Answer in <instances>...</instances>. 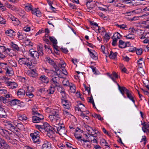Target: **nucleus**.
Here are the masks:
<instances>
[{
	"label": "nucleus",
	"mask_w": 149,
	"mask_h": 149,
	"mask_svg": "<svg viewBox=\"0 0 149 149\" xmlns=\"http://www.w3.org/2000/svg\"><path fill=\"white\" fill-rule=\"evenodd\" d=\"M36 128L41 132H47L51 134H53V128L50 126L47 123H45L42 125H37Z\"/></svg>",
	"instance_id": "obj_1"
},
{
	"label": "nucleus",
	"mask_w": 149,
	"mask_h": 149,
	"mask_svg": "<svg viewBox=\"0 0 149 149\" xmlns=\"http://www.w3.org/2000/svg\"><path fill=\"white\" fill-rule=\"evenodd\" d=\"M0 134L8 141L10 142V141L12 140L13 134L1 126H0Z\"/></svg>",
	"instance_id": "obj_2"
},
{
	"label": "nucleus",
	"mask_w": 149,
	"mask_h": 149,
	"mask_svg": "<svg viewBox=\"0 0 149 149\" xmlns=\"http://www.w3.org/2000/svg\"><path fill=\"white\" fill-rule=\"evenodd\" d=\"M3 123L7 128L11 131L14 132L17 131V129L14 125L12 122L10 121L5 120L3 121Z\"/></svg>",
	"instance_id": "obj_3"
},
{
	"label": "nucleus",
	"mask_w": 149,
	"mask_h": 149,
	"mask_svg": "<svg viewBox=\"0 0 149 149\" xmlns=\"http://www.w3.org/2000/svg\"><path fill=\"white\" fill-rule=\"evenodd\" d=\"M53 134L56 132L60 135H63L65 134L66 132L65 127L61 126L58 127L55 126L53 128Z\"/></svg>",
	"instance_id": "obj_4"
},
{
	"label": "nucleus",
	"mask_w": 149,
	"mask_h": 149,
	"mask_svg": "<svg viewBox=\"0 0 149 149\" xmlns=\"http://www.w3.org/2000/svg\"><path fill=\"white\" fill-rule=\"evenodd\" d=\"M6 80L4 81V83L8 87L9 89H13L16 88L17 86V84L15 82H11L7 80V78L6 77H4Z\"/></svg>",
	"instance_id": "obj_5"
},
{
	"label": "nucleus",
	"mask_w": 149,
	"mask_h": 149,
	"mask_svg": "<svg viewBox=\"0 0 149 149\" xmlns=\"http://www.w3.org/2000/svg\"><path fill=\"white\" fill-rule=\"evenodd\" d=\"M52 76V80L51 81V82L52 85L53 86L56 87L58 86L59 84V78L57 74L54 75Z\"/></svg>",
	"instance_id": "obj_6"
},
{
	"label": "nucleus",
	"mask_w": 149,
	"mask_h": 149,
	"mask_svg": "<svg viewBox=\"0 0 149 149\" xmlns=\"http://www.w3.org/2000/svg\"><path fill=\"white\" fill-rule=\"evenodd\" d=\"M10 148L4 139L0 138V149H10Z\"/></svg>",
	"instance_id": "obj_7"
},
{
	"label": "nucleus",
	"mask_w": 149,
	"mask_h": 149,
	"mask_svg": "<svg viewBox=\"0 0 149 149\" xmlns=\"http://www.w3.org/2000/svg\"><path fill=\"white\" fill-rule=\"evenodd\" d=\"M45 61L48 62L50 65H52L56 71H58L59 70V67H58L56 63L52 59H51L49 57H47L46 58Z\"/></svg>",
	"instance_id": "obj_8"
},
{
	"label": "nucleus",
	"mask_w": 149,
	"mask_h": 149,
	"mask_svg": "<svg viewBox=\"0 0 149 149\" xmlns=\"http://www.w3.org/2000/svg\"><path fill=\"white\" fill-rule=\"evenodd\" d=\"M40 117L37 116H32V121L34 123H37L41 122L44 119L43 116L40 115H39Z\"/></svg>",
	"instance_id": "obj_9"
},
{
	"label": "nucleus",
	"mask_w": 149,
	"mask_h": 149,
	"mask_svg": "<svg viewBox=\"0 0 149 149\" xmlns=\"http://www.w3.org/2000/svg\"><path fill=\"white\" fill-rule=\"evenodd\" d=\"M50 111H52V115L55 116L57 118V120L58 121H61V119L59 116V110L58 109H53Z\"/></svg>",
	"instance_id": "obj_10"
},
{
	"label": "nucleus",
	"mask_w": 149,
	"mask_h": 149,
	"mask_svg": "<svg viewBox=\"0 0 149 149\" xmlns=\"http://www.w3.org/2000/svg\"><path fill=\"white\" fill-rule=\"evenodd\" d=\"M49 38L51 42L53 43L54 48L55 49L56 51H58V46L56 45L57 42L56 39L54 37H53L49 36Z\"/></svg>",
	"instance_id": "obj_11"
},
{
	"label": "nucleus",
	"mask_w": 149,
	"mask_h": 149,
	"mask_svg": "<svg viewBox=\"0 0 149 149\" xmlns=\"http://www.w3.org/2000/svg\"><path fill=\"white\" fill-rule=\"evenodd\" d=\"M6 35L12 38H14L15 35L16 33L12 29H8L5 31Z\"/></svg>",
	"instance_id": "obj_12"
},
{
	"label": "nucleus",
	"mask_w": 149,
	"mask_h": 149,
	"mask_svg": "<svg viewBox=\"0 0 149 149\" xmlns=\"http://www.w3.org/2000/svg\"><path fill=\"white\" fill-rule=\"evenodd\" d=\"M49 118L50 121L54 123H56V124H61L60 121H58L56 119V117L52 115L49 116Z\"/></svg>",
	"instance_id": "obj_13"
},
{
	"label": "nucleus",
	"mask_w": 149,
	"mask_h": 149,
	"mask_svg": "<svg viewBox=\"0 0 149 149\" xmlns=\"http://www.w3.org/2000/svg\"><path fill=\"white\" fill-rule=\"evenodd\" d=\"M85 128L88 132V134L90 135L91 136H93V134H92L94 132H95V133H97L96 132L95 129H93L92 127H90L88 125H86Z\"/></svg>",
	"instance_id": "obj_14"
},
{
	"label": "nucleus",
	"mask_w": 149,
	"mask_h": 149,
	"mask_svg": "<svg viewBox=\"0 0 149 149\" xmlns=\"http://www.w3.org/2000/svg\"><path fill=\"white\" fill-rule=\"evenodd\" d=\"M35 69H33L31 70L28 71L27 72L28 74L30 77H35L38 76V74L36 72Z\"/></svg>",
	"instance_id": "obj_15"
},
{
	"label": "nucleus",
	"mask_w": 149,
	"mask_h": 149,
	"mask_svg": "<svg viewBox=\"0 0 149 149\" xmlns=\"http://www.w3.org/2000/svg\"><path fill=\"white\" fill-rule=\"evenodd\" d=\"M39 79L43 83L47 84L49 82V78L44 75H41L39 77Z\"/></svg>",
	"instance_id": "obj_16"
},
{
	"label": "nucleus",
	"mask_w": 149,
	"mask_h": 149,
	"mask_svg": "<svg viewBox=\"0 0 149 149\" xmlns=\"http://www.w3.org/2000/svg\"><path fill=\"white\" fill-rule=\"evenodd\" d=\"M141 125L143 126L142 127V129L143 132L146 133H148L149 130V125L145 122L142 123Z\"/></svg>",
	"instance_id": "obj_17"
},
{
	"label": "nucleus",
	"mask_w": 149,
	"mask_h": 149,
	"mask_svg": "<svg viewBox=\"0 0 149 149\" xmlns=\"http://www.w3.org/2000/svg\"><path fill=\"white\" fill-rule=\"evenodd\" d=\"M127 44L130 45V42H126L123 41L122 40H120L119 42V46L120 48H124L127 46Z\"/></svg>",
	"instance_id": "obj_18"
},
{
	"label": "nucleus",
	"mask_w": 149,
	"mask_h": 149,
	"mask_svg": "<svg viewBox=\"0 0 149 149\" xmlns=\"http://www.w3.org/2000/svg\"><path fill=\"white\" fill-rule=\"evenodd\" d=\"M4 69L6 70V75L11 76L13 74V71L11 68L8 66L6 68H4Z\"/></svg>",
	"instance_id": "obj_19"
},
{
	"label": "nucleus",
	"mask_w": 149,
	"mask_h": 149,
	"mask_svg": "<svg viewBox=\"0 0 149 149\" xmlns=\"http://www.w3.org/2000/svg\"><path fill=\"white\" fill-rule=\"evenodd\" d=\"M107 74L109 77L111 79V77L114 79L115 80L118 79V76L116 73L115 72H113L111 74H110L109 73H107Z\"/></svg>",
	"instance_id": "obj_20"
},
{
	"label": "nucleus",
	"mask_w": 149,
	"mask_h": 149,
	"mask_svg": "<svg viewBox=\"0 0 149 149\" xmlns=\"http://www.w3.org/2000/svg\"><path fill=\"white\" fill-rule=\"evenodd\" d=\"M62 103L65 109H69L70 108L69 102L67 100L62 101Z\"/></svg>",
	"instance_id": "obj_21"
},
{
	"label": "nucleus",
	"mask_w": 149,
	"mask_h": 149,
	"mask_svg": "<svg viewBox=\"0 0 149 149\" xmlns=\"http://www.w3.org/2000/svg\"><path fill=\"white\" fill-rule=\"evenodd\" d=\"M51 148L50 143L46 141L42 145L41 149H51Z\"/></svg>",
	"instance_id": "obj_22"
},
{
	"label": "nucleus",
	"mask_w": 149,
	"mask_h": 149,
	"mask_svg": "<svg viewBox=\"0 0 149 149\" xmlns=\"http://www.w3.org/2000/svg\"><path fill=\"white\" fill-rule=\"evenodd\" d=\"M94 2L93 1H89L86 2V5L88 8L91 9L94 7Z\"/></svg>",
	"instance_id": "obj_23"
},
{
	"label": "nucleus",
	"mask_w": 149,
	"mask_h": 149,
	"mask_svg": "<svg viewBox=\"0 0 149 149\" xmlns=\"http://www.w3.org/2000/svg\"><path fill=\"white\" fill-rule=\"evenodd\" d=\"M5 110L2 106L0 105V117L1 118H6L7 116L5 114Z\"/></svg>",
	"instance_id": "obj_24"
},
{
	"label": "nucleus",
	"mask_w": 149,
	"mask_h": 149,
	"mask_svg": "<svg viewBox=\"0 0 149 149\" xmlns=\"http://www.w3.org/2000/svg\"><path fill=\"white\" fill-rule=\"evenodd\" d=\"M29 60V58H20L18 61V62L20 64H26V63L28 62V61Z\"/></svg>",
	"instance_id": "obj_25"
},
{
	"label": "nucleus",
	"mask_w": 149,
	"mask_h": 149,
	"mask_svg": "<svg viewBox=\"0 0 149 149\" xmlns=\"http://www.w3.org/2000/svg\"><path fill=\"white\" fill-rule=\"evenodd\" d=\"M20 101V100L17 99H13L11 100L9 104L11 106H14L19 104Z\"/></svg>",
	"instance_id": "obj_26"
},
{
	"label": "nucleus",
	"mask_w": 149,
	"mask_h": 149,
	"mask_svg": "<svg viewBox=\"0 0 149 149\" xmlns=\"http://www.w3.org/2000/svg\"><path fill=\"white\" fill-rule=\"evenodd\" d=\"M26 89H27V91L28 92H27L26 93V95L28 96L30 98H32L33 96H34V95L32 93H30V92H32V90H31L29 89V86H26Z\"/></svg>",
	"instance_id": "obj_27"
},
{
	"label": "nucleus",
	"mask_w": 149,
	"mask_h": 149,
	"mask_svg": "<svg viewBox=\"0 0 149 149\" xmlns=\"http://www.w3.org/2000/svg\"><path fill=\"white\" fill-rule=\"evenodd\" d=\"M127 97L130 100H131L134 103H135V100L134 99V97L133 96V94L130 91L127 92L126 93Z\"/></svg>",
	"instance_id": "obj_28"
},
{
	"label": "nucleus",
	"mask_w": 149,
	"mask_h": 149,
	"mask_svg": "<svg viewBox=\"0 0 149 149\" xmlns=\"http://www.w3.org/2000/svg\"><path fill=\"white\" fill-rule=\"evenodd\" d=\"M55 87H56L51 86L50 88L46 91L47 93L48 94H53L55 91Z\"/></svg>",
	"instance_id": "obj_29"
},
{
	"label": "nucleus",
	"mask_w": 149,
	"mask_h": 149,
	"mask_svg": "<svg viewBox=\"0 0 149 149\" xmlns=\"http://www.w3.org/2000/svg\"><path fill=\"white\" fill-rule=\"evenodd\" d=\"M17 34L18 35V38L20 40L24 39L26 37V35L24 33H20L18 32L17 33Z\"/></svg>",
	"instance_id": "obj_30"
},
{
	"label": "nucleus",
	"mask_w": 149,
	"mask_h": 149,
	"mask_svg": "<svg viewBox=\"0 0 149 149\" xmlns=\"http://www.w3.org/2000/svg\"><path fill=\"white\" fill-rule=\"evenodd\" d=\"M40 133L38 131H37L33 133H31L30 134V136L32 138V139L36 138L37 137H40L39 135Z\"/></svg>",
	"instance_id": "obj_31"
},
{
	"label": "nucleus",
	"mask_w": 149,
	"mask_h": 149,
	"mask_svg": "<svg viewBox=\"0 0 149 149\" xmlns=\"http://www.w3.org/2000/svg\"><path fill=\"white\" fill-rule=\"evenodd\" d=\"M10 45L14 50L18 51L19 50V48L18 47V45L14 43L13 42H11Z\"/></svg>",
	"instance_id": "obj_32"
},
{
	"label": "nucleus",
	"mask_w": 149,
	"mask_h": 149,
	"mask_svg": "<svg viewBox=\"0 0 149 149\" xmlns=\"http://www.w3.org/2000/svg\"><path fill=\"white\" fill-rule=\"evenodd\" d=\"M66 66V64L63 61L61 60L58 64V67H59V68H60L62 69H64Z\"/></svg>",
	"instance_id": "obj_33"
},
{
	"label": "nucleus",
	"mask_w": 149,
	"mask_h": 149,
	"mask_svg": "<svg viewBox=\"0 0 149 149\" xmlns=\"http://www.w3.org/2000/svg\"><path fill=\"white\" fill-rule=\"evenodd\" d=\"M32 7L33 6L31 4L27 3L26 5L24 8L26 11H29L31 10Z\"/></svg>",
	"instance_id": "obj_34"
},
{
	"label": "nucleus",
	"mask_w": 149,
	"mask_h": 149,
	"mask_svg": "<svg viewBox=\"0 0 149 149\" xmlns=\"http://www.w3.org/2000/svg\"><path fill=\"white\" fill-rule=\"evenodd\" d=\"M25 91L22 89H19L17 93V94L19 97H20L22 95H24Z\"/></svg>",
	"instance_id": "obj_35"
},
{
	"label": "nucleus",
	"mask_w": 149,
	"mask_h": 149,
	"mask_svg": "<svg viewBox=\"0 0 149 149\" xmlns=\"http://www.w3.org/2000/svg\"><path fill=\"white\" fill-rule=\"evenodd\" d=\"M38 52L39 53V56H42L43 55V53L42 52V49L43 47L42 45L39 46L38 47Z\"/></svg>",
	"instance_id": "obj_36"
},
{
	"label": "nucleus",
	"mask_w": 149,
	"mask_h": 149,
	"mask_svg": "<svg viewBox=\"0 0 149 149\" xmlns=\"http://www.w3.org/2000/svg\"><path fill=\"white\" fill-rule=\"evenodd\" d=\"M6 5L7 8H9L13 10H15L16 9V8L15 6H13L10 4L6 3Z\"/></svg>",
	"instance_id": "obj_37"
},
{
	"label": "nucleus",
	"mask_w": 149,
	"mask_h": 149,
	"mask_svg": "<svg viewBox=\"0 0 149 149\" xmlns=\"http://www.w3.org/2000/svg\"><path fill=\"white\" fill-rule=\"evenodd\" d=\"M56 87H57V89L58 91L61 94L62 93H63V92H65L64 89L62 86H60V85H59L58 86H56Z\"/></svg>",
	"instance_id": "obj_38"
},
{
	"label": "nucleus",
	"mask_w": 149,
	"mask_h": 149,
	"mask_svg": "<svg viewBox=\"0 0 149 149\" xmlns=\"http://www.w3.org/2000/svg\"><path fill=\"white\" fill-rule=\"evenodd\" d=\"M124 37H126L127 39L133 40L134 39L135 36L133 34L129 33L126 36H125Z\"/></svg>",
	"instance_id": "obj_39"
},
{
	"label": "nucleus",
	"mask_w": 149,
	"mask_h": 149,
	"mask_svg": "<svg viewBox=\"0 0 149 149\" xmlns=\"http://www.w3.org/2000/svg\"><path fill=\"white\" fill-rule=\"evenodd\" d=\"M29 53L31 54V56H39V53L38 52H37L36 51H32L31 50H30L29 51Z\"/></svg>",
	"instance_id": "obj_40"
},
{
	"label": "nucleus",
	"mask_w": 149,
	"mask_h": 149,
	"mask_svg": "<svg viewBox=\"0 0 149 149\" xmlns=\"http://www.w3.org/2000/svg\"><path fill=\"white\" fill-rule=\"evenodd\" d=\"M45 70L46 72L48 73H51L52 75L56 74H57V73L56 72H55L52 70H49L47 69H45Z\"/></svg>",
	"instance_id": "obj_41"
},
{
	"label": "nucleus",
	"mask_w": 149,
	"mask_h": 149,
	"mask_svg": "<svg viewBox=\"0 0 149 149\" xmlns=\"http://www.w3.org/2000/svg\"><path fill=\"white\" fill-rule=\"evenodd\" d=\"M71 84V85L70 84L69 86L70 87V90L71 92L74 93L75 91V87L72 84Z\"/></svg>",
	"instance_id": "obj_42"
},
{
	"label": "nucleus",
	"mask_w": 149,
	"mask_h": 149,
	"mask_svg": "<svg viewBox=\"0 0 149 149\" xmlns=\"http://www.w3.org/2000/svg\"><path fill=\"white\" fill-rule=\"evenodd\" d=\"M113 37L116 38V39H120L122 37V36L118 32H116L115 33L114 35H113Z\"/></svg>",
	"instance_id": "obj_43"
},
{
	"label": "nucleus",
	"mask_w": 149,
	"mask_h": 149,
	"mask_svg": "<svg viewBox=\"0 0 149 149\" xmlns=\"http://www.w3.org/2000/svg\"><path fill=\"white\" fill-rule=\"evenodd\" d=\"M137 62L138 64V65L141 68L142 66L141 65L142 64L144 63V61H143V58H140L138 61Z\"/></svg>",
	"instance_id": "obj_44"
},
{
	"label": "nucleus",
	"mask_w": 149,
	"mask_h": 149,
	"mask_svg": "<svg viewBox=\"0 0 149 149\" xmlns=\"http://www.w3.org/2000/svg\"><path fill=\"white\" fill-rule=\"evenodd\" d=\"M38 108L37 107V106L36 105H35L33 108L32 109V111L33 114H39L38 113Z\"/></svg>",
	"instance_id": "obj_45"
},
{
	"label": "nucleus",
	"mask_w": 149,
	"mask_h": 149,
	"mask_svg": "<svg viewBox=\"0 0 149 149\" xmlns=\"http://www.w3.org/2000/svg\"><path fill=\"white\" fill-rule=\"evenodd\" d=\"M17 128L19 130H24V125L22 124L18 123L16 126Z\"/></svg>",
	"instance_id": "obj_46"
},
{
	"label": "nucleus",
	"mask_w": 149,
	"mask_h": 149,
	"mask_svg": "<svg viewBox=\"0 0 149 149\" xmlns=\"http://www.w3.org/2000/svg\"><path fill=\"white\" fill-rule=\"evenodd\" d=\"M135 52L137 55H140L142 53L143 51L141 48H140L136 49Z\"/></svg>",
	"instance_id": "obj_47"
},
{
	"label": "nucleus",
	"mask_w": 149,
	"mask_h": 149,
	"mask_svg": "<svg viewBox=\"0 0 149 149\" xmlns=\"http://www.w3.org/2000/svg\"><path fill=\"white\" fill-rule=\"evenodd\" d=\"M61 100H66L67 96V95L65 93V92H63L61 93Z\"/></svg>",
	"instance_id": "obj_48"
},
{
	"label": "nucleus",
	"mask_w": 149,
	"mask_h": 149,
	"mask_svg": "<svg viewBox=\"0 0 149 149\" xmlns=\"http://www.w3.org/2000/svg\"><path fill=\"white\" fill-rule=\"evenodd\" d=\"M19 120H26L27 119L26 117L24 115H20L18 117Z\"/></svg>",
	"instance_id": "obj_49"
},
{
	"label": "nucleus",
	"mask_w": 149,
	"mask_h": 149,
	"mask_svg": "<svg viewBox=\"0 0 149 149\" xmlns=\"http://www.w3.org/2000/svg\"><path fill=\"white\" fill-rule=\"evenodd\" d=\"M40 137H37L36 138H35L34 139H32V140L33 141V142L34 143H36L38 144L40 143V141L39 139Z\"/></svg>",
	"instance_id": "obj_50"
},
{
	"label": "nucleus",
	"mask_w": 149,
	"mask_h": 149,
	"mask_svg": "<svg viewBox=\"0 0 149 149\" xmlns=\"http://www.w3.org/2000/svg\"><path fill=\"white\" fill-rule=\"evenodd\" d=\"M120 92H124L126 93L127 92L129 91V90L127 89L126 88L124 87H121L120 89H119Z\"/></svg>",
	"instance_id": "obj_51"
},
{
	"label": "nucleus",
	"mask_w": 149,
	"mask_h": 149,
	"mask_svg": "<svg viewBox=\"0 0 149 149\" xmlns=\"http://www.w3.org/2000/svg\"><path fill=\"white\" fill-rule=\"evenodd\" d=\"M90 24L93 26H94L96 27H97L98 28L97 30L99 31L100 30V29L99 28V26H98V24L94 22L93 21H90Z\"/></svg>",
	"instance_id": "obj_52"
},
{
	"label": "nucleus",
	"mask_w": 149,
	"mask_h": 149,
	"mask_svg": "<svg viewBox=\"0 0 149 149\" xmlns=\"http://www.w3.org/2000/svg\"><path fill=\"white\" fill-rule=\"evenodd\" d=\"M109 33H105L104 37V40L106 41V42H107L108 40H109L110 38V35L108 34Z\"/></svg>",
	"instance_id": "obj_53"
},
{
	"label": "nucleus",
	"mask_w": 149,
	"mask_h": 149,
	"mask_svg": "<svg viewBox=\"0 0 149 149\" xmlns=\"http://www.w3.org/2000/svg\"><path fill=\"white\" fill-rule=\"evenodd\" d=\"M0 8L2 11H3L6 10V8L5 6L3 5V4L1 3V2L0 1Z\"/></svg>",
	"instance_id": "obj_54"
},
{
	"label": "nucleus",
	"mask_w": 149,
	"mask_h": 149,
	"mask_svg": "<svg viewBox=\"0 0 149 149\" xmlns=\"http://www.w3.org/2000/svg\"><path fill=\"white\" fill-rule=\"evenodd\" d=\"M116 26L118 28L121 29H125V28H127V27L126 25L123 24L122 25H119L117 24L116 25Z\"/></svg>",
	"instance_id": "obj_55"
},
{
	"label": "nucleus",
	"mask_w": 149,
	"mask_h": 149,
	"mask_svg": "<svg viewBox=\"0 0 149 149\" xmlns=\"http://www.w3.org/2000/svg\"><path fill=\"white\" fill-rule=\"evenodd\" d=\"M62 83L63 85L65 86H69L70 85V84H69V81L67 79H64Z\"/></svg>",
	"instance_id": "obj_56"
},
{
	"label": "nucleus",
	"mask_w": 149,
	"mask_h": 149,
	"mask_svg": "<svg viewBox=\"0 0 149 149\" xmlns=\"http://www.w3.org/2000/svg\"><path fill=\"white\" fill-rule=\"evenodd\" d=\"M6 20L5 19L0 16V24H6Z\"/></svg>",
	"instance_id": "obj_57"
},
{
	"label": "nucleus",
	"mask_w": 149,
	"mask_h": 149,
	"mask_svg": "<svg viewBox=\"0 0 149 149\" xmlns=\"http://www.w3.org/2000/svg\"><path fill=\"white\" fill-rule=\"evenodd\" d=\"M94 116L96 118L100 120L101 121H102L103 120V118L101 117L100 115L95 114H94Z\"/></svg>",
	"instance_id": "obj_58"
},
{
	"label": "nucleus",
	"mask_w": 149,
	"mask_h": 149,
	"mask_svg": "<svg viewBox=\"0 0 149 149\" xmlns=\"http://www.w3.org/2000/svg\"><path fill=\"white\" fill-rule=\"evenodd\" d=\"M13 23L14 25H17L20 24V22L18 19L16 18L13 22Z\"/></svg>",
	"instance_id": "obj_59"
},
{
	"label": "nucleus",
	"mask_w": 149,
	"mask_h": 149,
	"mask_svg": "<svg viewBox=\"0 0 149 149\" xmlns=\"http://www.w3.org/2000/svg\"><path fill=\"white\" fill-rule=\"evenodd\" d=\"M43 40L47 44H50V42L49 40L47 38H46V37H44L43 38Z\"/></svg>",
	"instance_id": "obj_60"
},
{
	"label": "nucleus",
	"mask_w": 149,
	"mask_h": 149,
	"mask_svg": "<svg viewBox=\"0 0 149 149\" xmlns=\"http://www.w3.org/2000/svg\"><path fill=\"white\" fill-rule=\"evenodd\" d=\"M74 136L76 138L78 139H80L81 138V136L77 133H74Z\"/></svg>",
	"instance_id": "obj_61"
},
{
	"label": "nucleus",
	"mask_w": 149,
	"mask_h": 149,
	"mask_svg": "<svg viewBox=\"0 0 149 149\" xmlns=\"http://www.w3.org/2000/svg\"><path fill=\"white\" fill-rule=\"evenodd\" d=\"M117 55L118 53L117 52H113V51H111L109 56H117Z\"/></svg>",
	"instance_id": "obj_62"
},
{
	"label": "nucleus",
	"mask_w": 149,
	"mask_h": 149,
	"mask_svg": "<svg viewBox=\"0 0 149 149\" xmlns=\"http://www.w3.org/2000/svg\"><path fill=\"white\" fill-rule=\"evenodd\" d=\"M136 48L132 47H131L129 48V51L130 52H135Z\"/></svg>",
	"instance_id": "obj_63"
},
{
	"label": "nucleus",
	"mask_w": 149,
	"mask_h": 149,
	"mask_svg": "<svg viewBox=\"0 0 149 149\" xmlns=\"http://www.w3.org/2000/svg\"><path fill=\"white\" fill-rule=\"evenodd\" d=\"M24 30L26 32H29L30 30V27L27 26H25L24 28Z\"/></svg>",
	"instance_id": "obj_64"
}]
</instances>
